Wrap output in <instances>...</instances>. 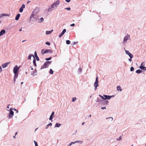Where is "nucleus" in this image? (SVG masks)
<instances>
[{
  "instance_id": "1",
  "label": "nucleus",
  "mask_w": 146,
  "mask_h": 146,
  "mask_svg": "<svg viewBox=\"0 0 146 146\" xmlns=\"http://www.w3.org/2000/svg\"><path fill=\"white\" fill-rule=\"evenodd\" d=\"M60 4V1L59 0H57L55 2L51 5V7L49 8L48 11V12H51L53 10V9L56 8L58 7Z\"/></svg>"
},
{
  "instance_id": "2",
  "label": "nucleus",
  "mask_w": 146,
  "mask_h": 146,
  "mask_svg": "<svg viewBox=\"0 0 146 146\" xmlns=\"http://www.w3.org/2000/svg\"><path fill=\"white\" fill-rule=\"evenodd\" d=\"M39 16L38 15L32 13L31 16V19L33 21H36L38 18Z\"/></svg>"
},
{
  "instance_id": "3",
  "label": "nucleus",
  "mask_w": 146,
  "mask_h": 146,
  "mask_svg": "<svg viewBox=\"0 0 146 146\" xmlns=\"http://www.w3.org/2000/svg\"><path fill=\"white\" fill-rule=\"evenodd\" d=\"M51 63V61H46L44 64V65L42 66L40 69H42L44 68L48 67L49 64H50Z\"/></svg>"
},
{
  "instance_id": "4",
  "label": "nucleus",
  "mask_w": 146,
  "mask_h": 146,
  "mask_svg": "<svg viewBox=\"0 0 146 146\" xmlns=\"http://www.w3.org/2000/svg\"><path fill=\"white\" fill-rule=\"evenodd\" d=\"M20 67V66H19V67H18L17 65L14 67L13 70V72L15 74V76H16L17 75H18V73H17V72L19 69Z\"/></svg>"
},
{
  "instance_id": "5",
  "label": "nucleus",
  "mask_w": 146,
  "mask_h": 146,
  "mask_svg": "<svg viewBox=\"0 0 146 146\" xmlns=\"http://www.w3.org/2000/svg\"><path fill=\"white\" fill-rule=\"evenodd\" d=\"M10 112L9 114L8 115L7 117L9 119L12 118L14 115V112L12 111V109L11 108L9 110Z\"/></svg>"
},
{
  "instance_id": "6",
  "label": "nucleus",
  "mask_w": 146,
  "mask_h": 146,
  "mask_svg": "<svg viewBox=\"0 0 146 146\" xmlns=\"http://www.w3.org/2000/svg\"><path fill=\"white\" fill-rule=\"evenodd\" d=\"M130 35L128 34H127V35L125 36L123 39V43L124 44H125L126 43L127 41L128 40H130Z\"/></svg>"
},
{
  "instance_id": "7",
  "label": "nucleus",
  "mask_w": 146,
  "mask_h": 146,
  "mask_svg": "<svg viewBox=\"0 0 146 146\" xmlns=\"http://www.w3.org/2000/svg\"><path fill=\"white\" fill-rule=\"evenodd\" d=\"M40 11V8L38 7H37L33 10L32 13L38 15Z\"/></svg>"
},
{
  "instance_id": "8",
  "label": "nucleus",
  "mask_w": 146,
  "mask_h": 146,
  "mask_svg": "<svg viewBox=\"0 0 146 146\" xmlns=\"http://www.w3.org/2000/svg\"><path fill=\"white\" fill-rule=\"evenodd\" d=\"M43 51H44V49H42L41 50V53L43 54H44L45 53H51L52 52V50H51L50 49L46 50L44 51V52H43Z\"/></svg>"
},
{
  "instance_id": "9",
  "label": "nucleus",
  "mask_w": 146,
  "mask_h": 146,
  "mask_svg": "<svg viewBox=\"0 0 146 146\" xmlns=\"http://www.w3.org/2000/svg\"><path fill=\"white\" fill-rule=\"evenodd\" d=\"M125 54L128 55L130 57H133V54H132L129 51L126 50L124 48Z\"/></svg>"
},
{
  "instance_id": "10",
  "label": "nucleus",
  "mask_w": 146,
  "mask_h": 146,
  "mask_svg": "<svg viewBox=\"0 0 146 146\" xmlns=\"http://www.w3.org/2000/svg\"><path fill=\"white\" fill-rule=\"evenodd\" d=\"M99 81L98 80V76L96 77V81L94 84V86H99Z\"/></svg>"
},
{
  "instance_id": "11",
  "label": "nucleus",
  "mask_w": 146,
  "mask_h": 146,
  "mask_svg": "<svg viewBox=\"0 0 146 146\" xmlns=\"http://www.w3.org/2000/svg\"><path fill=\"white\" fill-rule=\"evenodd\" d=\"M103 96H104V100H109L112 97L114 96H107L105 95H104Z\"/></svg>"
},
{
  "instance_id": "12",
  "label": "nucleus",
  "mask_w": 146,
  "mask_h": 146,
  "mask_svg": "<svg viewBox=\"0 0 146 146\" xmlns=\"http://www.w3.org/2000/svg\"><path fill=\"white\" fill-rule=\"evenodd\" d=\"M25 5L24 4H23L19 9V12L20 13H22L23 10V9L25 8Z\"/></svg>"
},
{
  "instance_id": "13",
  "label": "nucleus",
  "mask_w": 146,
  "mask_h": 146,
  "mask_svg": "<svg viewBox=\"0 0 146 146\" xmlns=\"http://www.w3.org/2000/svg\"><path fill=\"white\" fill-rule=\"evenodd\" d=\"M66 32V30L65 29H64L63 30L62 32L59 35V37L60 38L62 37L65 33Z\"/></svg>"
},
{
  "instance_id": "14",
  "label": "nucleus",
  "mask_w": 146,
  "mask_h": 146,
  "mask_svg": "<svg viewBox=\"0 0 146 146\" xmlns=\"http://www.w3.org/2000/svg\"><path fill=\"white\" fill-rule=\"evenodd\" d=\"M10 62H6L5 63H4L2 65V67L3 68H5L10 63Z\"/></svg>"
},
{
  "instance_id": "15",
  "label": "nucleus",
  "mask_w": 146,
  "mask_h": 146,
  "mask_svg": "<svg viewBox=\"0 0 146 146\" xmlns=\"http://www.w3.org/2000/svg\"><path fill=\"white\" fill-rule=\"evenodd\" d=\"M37 70L36 69H35L33 71L31 72V74L32 76H34L37 74Z\"/></svg>"
},
{
  "instance_id": "16",
  "label": "nucleus",
  "mask_w": 146,
  "mask_h": 146,
  "mask_svg": "<svg viewBox=\"0 0 146 146\" xmlns=\"http://www.w3.org/2000/svg\"><path fill=\"white\" fill-rule=\"evenodd\" d=\"M4 16H9V15L7 14H4V13H2L0 15V18H1L3 17Z\"/></svg>"
},
{
  "instance_id": "17",
  "label": "nucleus",
  "mask_w": 146,
  "mask_h": 146,
  "mask_svg": "<svg viewBox=\"0 0 146 146\" xmlns=\"http://www.w3.org/2000/svg\"><path fill=\"white\" fill-rule=\"evenodd\" d=\"M5 33V30H2L0 32V36H2Z\"/></svg>"
},
{
  "instance_id": "18",
  "label": "nucleus",
  "mask_w": 146,
  "mask_h": 146,
  "mask_svg": "<svg viewBox=\"0 0 146 146\" xmlns=\"http://www.w3.org/2000/svg\"><path fill=\"white\" fill-rule=\"evenodd\" d=\"M20 16V14H17L15 17V20L17 21L18 20Z\"/></svg>"
},
{
  "instance_id": "19",
  "label": "nucleus",
  "mask_w": 146,
  "mask_h": 146,
  "mask_svg": "<svg viewBox=\"0 0 146 146\" xmlns=\"http://www.w3.org/2000/svg\"><path fill=\"white\" fill-rule=\"evenodd\" d=\"M53 31V30H52L50 31H46V34L47 35H49L52 33Z\"/></svg>"
},
{
  "instance_id": "20",
  "label": "nucleus",
  "mask_w": 146,
  "mask_h": 146,
  "mask_svg": "<svg viewBox=\"0 0 146 146\" xmlns=\"http://www.w3.org/2000/svg\"><path fill=\"white\" fill-rule=\"evenodd\" d=\"M32 56H33L34 58H35L34 55L33 54H31L28 56L27 59L28 60H31Z\"/></svg>"
},
{
  "instance_id": "21",
  "label": "nucleus",
  "mask_w": 146,
  "mask_h": 146,
  "mask_svg": "<svg viewBox=\"0 0 146 146\" xmlns=\"http://www.w3.org/2000/svg\"><path fill=\"white\" fill-rule=\"evenodd\" d=\"M44 19L43 17H41L40 19H38V21L39 23H41L44 21Z\"/></svg>"
},
{
  "instance_id": "22",
  "label": "nucleus",
  "mask_w": 146,
  "mask_h": 146,
  "mask_svg": "<svg viewBox=\"0 0 146 146\" xmlns=\"http://www.w3.org/2000/svg\"><path fill=\"white\" fill-rule=\"evenodd\" d=\"M139 68L142 70H146V67L143 66H140L139 67Z\"/></svg>"
},
{
  "instance_id": "23",
  "label": "nucleus",
  "mask_w": 146,
  "mask_h": 146,
  "mask_svg": "<svg viewBox=\"0 0 146 146\" xmlns=\"http://www.w3.org/2000/svg\"><path fill=\"white\" fill-rule=\"evenodd\" d=\"M117 91L120 90V91H121L122 90V89L121 87L119 86H118L117 87Z\"/></svg>"
},
{
  "instance_id": "24",
  "label": "nucleus",
  "mask_w": 146,
  "mask_h": 146,
  "mask_svg": "<svg viewBox=\"0 0 146 146\" xmlns=\"http://www.w3.org/2000/svg\"><path fill=\"white\" fill-rule=\"evenodd\" d=\"M52 125V124L51 123H50L48 124L45 127L46 129H47L49 126H51Z\"/></svg>"
},
{
  "instance_id": "25",
  "label": "nucleus",
  "mask_w": 146,
  "mask_h": 146,
  "mask_svg": "<svg viewBox=\"0 0 146 146\" xmlns=\"http://www.w3.org/2000/svg\"><path fill=\"white\" fill-rule=\"evenodd\" d=\"M60 125H61L60 124L57 123H56V124L55 125V127H59Z\"/></svg>"
},
{
  "instance_id": "26",
  "label": "nucleus",
  "mask_w": 146,
  "mask_h": 146,
  "mask_svg": "<svg viewBox=\"0 0 146 146\" xmlns=\"http://www.w3.org/2000/svg\"><path fill=\"white\" fill-rule=\"evenodd\" d=\"M33 62L34 66L36 67V60L35 58H34Z\"/></svg>"
},
{
  "instance_id": "27",
  "label": "nucleus",
  "mask_w": 146,
  "mask_h": 146,
  "mask_svg": "<svg viewBox=\"0 0 146 146\" xmlns=\"http://www.w3.org/2000/svg\"><path fill=\"white\" fill-rule=\"evenodd\" d=\"M142 72V71L140 70H137L136 71V72L137 73L139 74Z\"/></svg>"
},
{
  "instance_id": "28",
  "label": "nucleus",
  "mask_w": 146,
  "mask_h": 146,
  "mask_svg": "<svg viewBox=\"0 0 146 146\" xmlns=\"http://www.w3.org/2000/svg\"><path fill=\"white\" fill-rule=\"evenodd\" d=\"M82 69L81 68H80L78 70V74H80L82 72Z\"/></svg>"
},
{
  "instance_id": "29",
  "label": "nucleus",
  "mask_w": 146,
  "mask_h": 146,
  "mask_svg": "<svg viewBox=\"0 0 146 146\" xmlns=\"http://www.w3.org/2000/svg\"><path fill=\"white\" fill-rule=\"evenodd\" d=\"M122 139L121 136H120L119 138H117L116 140L118 141H121Z\"/></svg>"
},
{
  "instance_id": "30",
  "label": "nucleus",
  "mask_w": 146,
  "mask_h": 146,
  "mask_svg": "<svg viewBox=\"0 0 146 146\" xmlns=\"http://www.w3.org/2000/svg\"><path fill=\"white\" fill-rule=\"evenodd\" d=\"M18 77V75H16V76H15V75H14V83H15V79L16 78H17Z\"/></svg>"
},
{
  "instance_id": "31",
  "label": "nucleus",
  "mask_w": 146,
  "mask_h": 146,
  "mask_svg": "<svg viewBox=\"0 0 146 146\" xmlns=\"http://www.w3.org/2000/svg\"><path fill=\"white\" fill-rule=\"evenodd\" d=\"M66 43L67 44H70V40H67L66 41Z\"/></svg>"
},
{
  "instance_id": "32",
  "label": "nucleus",
  "mask_w": 146,
  "mask_h": 146,
  "mask_svg": "<svg viewBox=\"0 0 146 146\" xmlns=\"http://www.w3.org/2000/svg\"><path fill=\"white\" fill-rule=\"evenodd\" d=\"M76 97L73 98H72V102H74L75 101H76Z\"/></svg>"
},
{
  "instance_id": "33",
  "label": "nucleus",
  "mask_w": 146,
  "mask_h": 146,
  "mask_svg": "<svg viewBox=\"0 0 146 146\" xmlns=\"http://www.w3.org/2000/svg\"><path fill=\"white\" fill-rule=\"evenodd\" d=\"M49 73L51 74H52L53 73V71L52 70V69H50V70Z\"/></svg>"
},
{
  "instance_id": "34",
  "label": "nucleus",
  "mask_w": 146,
  "mask_h": 146,
  "mask_svg": "<svg viewBox=\"0 0 146 146\" xmlns=\"http://www.w3.org/2000/svg\"><path fill=\"white\" fill-rule=\"evenodd\" d=\"M52 59V57H50L48 58H46L45 59L46 60H49Z\"/></svg>"
},
{
  "instance_id": "35",
  "label": "nucleus",
  "mask_w": 146,
  "mask_h": 146,
  "mask_svg": "<svg viewBox=\"0 0 146 146\" xmlns=\"http://www.w3.org/2000/svg\"><path fill=\"white\" fill-rule=\"evenodd\" d=\"M101 101V99L99 98H97V100H96V102H99Z\"/></svg>"
},
{
  "instance_id": "36",
  "label": "nucleus",
  "mask_w": 146,
  "mask_h": 146,
  "mask_svg": "<svg viewBox=\"0 0 146 146\" xmlns=\"http://www.w3.org/2000/svg\"><path fill=\"white\" fill-rule=\"evenodd\" d=\"M80 142V141H75L74 142H71V143L72 144H74L75 143H78L79 142Z\"/></svg>"
},
{
  "instance_id": "37",
  "label": "nucleus",
  "mask_w": 146,
  "mask_h": 146,
  "mask_svg": "<svg viewBox=\"0 0 146 146\" xmlns=\"http://www.w3.org/2000/svg\"><path fill=\"white\" fill-rule=\"evenodd\" d=\"M34 142L35 144V146H38V145L37 142L35 140L34 141Z\"/></svg>"
},
{
  "instance_id": "38",
  "label": "nucleus",
  "mask_w": 146,
  "mask_h": 146,
  "mask_svg": "<svg viewBox=\"0 0 146 146\" xmlns=\"http://www.w3.org/2000/svg\"><path fill=\"white\" fill-rule=\"evenodd\" d=\"M134 68L133 67H131L130 68V71H133L134 70Z\"/></svg>"
},
{
  "instance_id": "39",
  "label": "nucleus",
  "mask_w": 146,
  "mask_h": 146,
  "mask_svg": "<svg viewBox=\"0 0 146 146\" xmlns=\"http://www.w3.org/2000/svg\"><path fill=\"white\" fill-rule=\"evenodd\" d=\"M45 44L46 45H50V43L49 42H46L45 43Z\"/></svg>"
},
{
  "instance_id": "40",
  "label": "nucleus",
  "mask_w": 146,
  "mask_h": 146,
  "mask_svg": "<svg viewBox=\"0 0 146 146\" xmlns=\"http://www.w3.org/2000/svg\"><path fill=\"white\" fill-rule=\"evenodd\" d=\"M52 119H53V117H52V116L50 115V118H49L50 120H52Z\"/></svg>"
},
{
  "instance_id": "41",
  "label": "nucleus",
  "mask_w": 146,
  "mask_h": 146,
  "mask_svg": "<svg viewBox=\"0 0 146 146\" xmlns=\"http://www.w3.org/2000/svg\"><path fill=\"white\" fill-rule=\"evenodd\" d=\"M70 9H70V7H68V8H65V9H66V10H70Z\"/></svg>"
},
{
  "instance_id": "42",
  "label": "nucleus",
  "mask_w": 146,
  "mask_h": 146,
  "mask_svg": "<svg viewBox=\"0 0 146 146\" xmlns=\"http://www.w3.org/2000/svg\"><path fill=\"white\" fill-rule=\"evenodd\" d=\"M36 57V60H37V61H38L39 60V58L38 56H36V57Z\"/></svg>"
},
{
  "instance_id": "43",
  "label": "nucleus",
  "mask_w": 146,
  "mask_h": 146,
  "mask_svg": "<svg viewBox=\"0 0 146 146\" xmlns=\"http://www.w3.org/2000/svg\"><path fill=\"white\" fill-rule=\"evenodd\" d=\"M99 96L101 97V98L103 99H104V96H102L101 95H99Z\"/></svg>"
},
{
  "instance_id": "44",
  "label": "nucleus",
  "mask_w": 146,
  "mask_h": 146,
  "mask_svg": "<svg viewBox=\"0 0 146 146\" xmlns=\"http://www.w3.org/2000/svg\"><path fill=\"white\" fill-rule=\"evenodd\" d=\"M109 118H111V121H112L113 120V118L111 117L107 118H106V119H108Z\"/></svg>"
},
{
  "instance_id": "45",
  "label": "nucleus",
  "mask_w": 146,
  "mask_h": 146,
  "mask_svg": "<svg viewBox=\"0 0 146 146\" xmlns=\"http://www.w3.org/2000/svg\"><path fill=\"white\" fill-rule=\"evenodd\" d=\"M130 58L128 59V60L131 62V58H132L133 57H130Z\"/></svg>"
},
{
  "instance_id": "46",
  "label": "nucleus",
  "mask_w": 146,
  "mask_h": 146,
  "mask_svg": "<svg viewBox=\"0 0 146 146\" xmlns=\"http://www.w3.org/2000/svg\"><path fill=\"white\" fill-rule=\"evenodd\" d=\"M34 54H35V57L37 56L36 52V51L35 52Z\"/></svg>"
},
{
  "instance_id": "47",
  "label": "nucleus",
  "mask_w": 146,
  "mask_h": 146,
  "mask_svg": "<svg viewBox=\"0 0 146 146\" xmlns=\"http://www.w3.org/2000/svg\"><path fill=\"white\" fill-rule=\"evenodd\" d=\"M65 0L66 2H68V3H69L70 2L71 0Z\"/></svg>"
},
{
  "instance_id": "48",
  "label": "nucleus",
  "mask_w": 146,
  "mask_h": 146,
  "mask_svg": "<svg viewBox=\"0 0 146 146\" xmlns=\"http://www.w3.org/2000/svg\"><path fill=\"white\" fill-rule=\"evenodd\" d=\"M54 111H53L52 113V114H51V116H52L54 115Z\"/></svg>"
},
{
  "instance_id": "49",
  "label": "nucleus",
  "mask_w": 146,
  "mask_h": 146,
  "mask_svg": "<svg viewBox=\"0 0 146 146\" xmlns=\"http://www.w3.org/2000/svg\"><path fill=\"white\" fill-rule=\"evenodd\" d=\"M101 109H102L103 110L104 109H106V107H102L101 108Z\"/></svg>"
},
{
  "instance_id": "50",
  "label": "nucleus",
  "mask_w": 146,
  "mask_h": 146,
  "mask_svg": "<svg viewBox=\"0 0 146 146\" xmlns=\"http://www.w3.org/2000/svg\"><path fill=\"white\" fill-rule=\"evenodd\" d=\"M95 87L94 90H96L97 89V87H98L97 86H94Z\"/></svg>"
},
{
  "instance_id": "51",
  "label": "nucleus",
  "mask_w": 146,
  "mask_h": 146,
  "mask_svg": "<svg viewBox=\"0 0 146 146\" xmlns=\"http://www.w3.org/2000/svg\"><path fill=\"white\" fill-rule=\"evenodd\" d=\"M2 71V69L1 67L0 66V72H1Z\"/></svg>"
},
{
  "instance_id": "52",
  "label": "nucleus",
  "mask_w": 146,
  "mask_h": 146,
  "mask_svg": "<svg viewBox=\"0 0 146 146\" xmlns=\"http://www.w3.org/2000/svg\"><path fill=\"white\" fill-rule=\"evenodd\" d=\"M108 102H109L108 100H106L105 101V103H106V104H108Z\"/></svg>"
},
{
  "instance_id": "53",
  "label": "nucleus",
  "mask_w": 146,
  "mask_h": 146,
  "mask_svg": "<svg viewBox=\"0 0 146 146\" xmlns=\"http://www.w3.org/2000/svg\"><path fill=\"white\" fill-rule=\"evenodd\" d=\"M74 25H75L73 23V24H71L70 25V26H71L73 27V26H74Z\"/></svg>"
},
{
  "instance_id": "54",
  "label": "nucleus",
  "mask_w": 146,
  "mask_h": 146,
  "mask_svg": "<svg viewBox=\"0 0 146 146\" xmlns=\"http://www.w3.org/2000/svg\"><path fill=\"white\" fill-rule=\"evenodd\" d=\"M143 64H144V62H142L140 66H143Z\"/></svg>"
},
{
  "instance_id": "55",
  "label": "nucleus",
  "mask_w": 146,
  "mask_h": 146,
  "mask_svg": "<svg viewBox=\"0 0 146 146\" xmlns=\"http://www.w3.org/2000/svg\"><path fill=\"white\" fill-rule=\"evenodd\" d=\"M72 145V144L71 143H70L69 145H68V146H71Z\"/></svg>"
},
{
  "instance_id": "56",
  "label": "nucleus",
  "mask_w": 146,
  "mask_h": 146,
  "mask_svg": "<svg viewBox=\"0 0 146 146\" xmlns=\"http://www.w3.org/2000/svg\"><path fill=\"white\" fill-rule=\"evenodd\" d=\"M19 31H22V28L19 30Z\"/></svg>"
},
{
  "instance_id": "57",
  "label": "nucleus",
  "mask_w": 146,
  "mask_h": 146,
  "mask_svg": "<svg viewBox=\"0 0 146 146\" xmlns=\"http://www.w3.org/2000/svg\"><path fill=\"white\" fill-rule=\"evenodd\" d=\"M31 1H28L27 2V4L29 3Z\"/></svg>"
},
{
  "instance_id": "58",
  "label": "nucleus",
  "mask_w": 146,
  "mask_h": 146,
  "mask_svg": "<svg viewBox=\"0 0 146 146\" xmlns=\"http://www.w3.org/2000/svg\"><path fill=\"white\" fill-rule=\"evenodd\" d=\"M84 123H85V122H83L82 123V125H84Z\"/></svg>"
},
{
  "instance_id": "59",
  "label": "nucleus",
  "mask_w": 146,
  "mask_h": 146,
  "mask_svg": "<svg viewBox=\"0 0 146 146\" xmlns=\"http://www.w3.org/2000/svg\"><path fill=\"white\" fill-rule=\"evenodd\" d=\"M17 132H16L15 133V135H17Z\"/></svg>"
},
{
  "instance_id": "60",
  "label": "nucleus",
  "mask_w": 146,
  "mask_h": 146,
  "mask_svg": "<svg viewBox=\"0 0 146 146\" xmlns=\"http://www.w3.org/2000/svg\"><path fill=\"white\" fill-rule=\"evenodd\" d=\"M31 70H33V67H31Z\"/></svg>"
},
{
  "instance_id": "61",
  "label": "nucleus",
  "mask_w": 146,
  "mask_h": 146,
  "mask_svg": "<svg viewBox=\"0 0 146 146\" xmlns=\"http://www.w3.org/2000/svg\"><path fill=\"white\" fill-rule=\"evenodd\" d=\"M38 128H36V129H35V131H36V130H37V129H38Z\"/></svg>"
},
{
  "instance_id": "62",
  "label": "nucleus",
  "mask_w": 146,
  "mask_h": 146,
  "mask_svg": "<svg viewBox=\"0 0 146 146\" xmlns=\"http://www.w3.org/2000/svg\"><path fill=\"white\" fill-rule=\"evenodd\" d=\"M15 135H15V136H13V137L14 138H15Z\"/></svg>"
},
{
  "instance_id": "63",
  "label": "nucleus",
  "mask_w": 146,
  "mask_h": 146,
  "mask_svg": "<svg viewBox=\"0 0 146 146\" xmlns=\"http://www.w3.org/2000/svg\"><path fill=\"white\" fill-rule=\"evenodd\" d=\"M9 105H8V106H7V108H9Z\"/></svg>"
},
{
  "instance_id": "64",
  "label": "nucleus",
  "mask_w": 146,
  "mask_h": 146,
  "mask_svg": "<svg viewBox=\"0 0 146 146\" xmlns=\"http://www.w3.org/2000/svg\"><path fill=\"white\" fill-rule=\"evenodd\" d=\"M14 110H15V111H16V110H16V109H14Z\"/></svg>"
}]
</instances>
